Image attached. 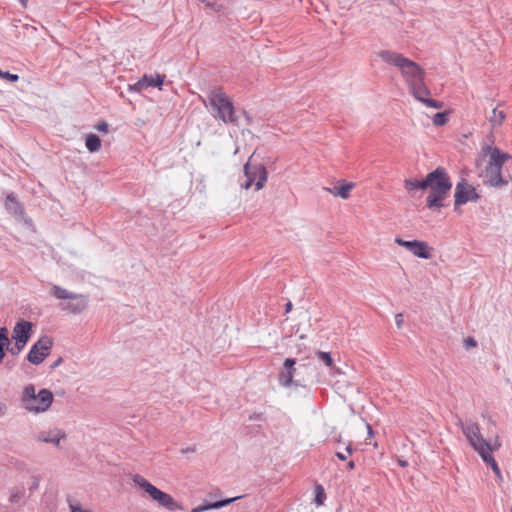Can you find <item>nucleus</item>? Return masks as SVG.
<instances>
[{
	"mask_svg": "<svg viewBox=\"0 0 512 512\" xmlns=\"http://www.w3.org/2000/svg\"><path fill=\"white\" fill-rule=\"evenodd\" d=\"M377 55L385 63L400 70L410 93L416 100L434 109H441L444 106L442 101L430 97L431 91L424 82L425 71L416 62L392 50H381Z\"/></svg>",
	"mask_w": 512,
	"mask_h": 512,
	"instance_id": "obj_1",
	"label": "nucleus"
},
{
	"mask_svg": "<svg viewBox=\"0 0 512 512\" xmlns=\"http://www.w3.org/2000/svg\"><path fill=\"white\" fill-rule=\"evenodd\" d=\"M482 152L484 155H489L488 165L483 172V182L494 188L506 186L508 180L502 177L501 171L505 161L511 159V155L491 145H484Z\"/></svg>",
	"mask_w": 512,
	"mask_h": 512,
	"instance_id": "obj_2",
	"label": "nucleus"
},
{
	"mask_svg": "<svg viewBox=\"0 0 512 512\" xmlns=\"http://www.w3.org/2000/svg\"><path fill=\"white\" fill-rule=\"evenodd\" d=\"M427 177H431V180L428 186L430 193L427 196L426 205L429 209L439 210L443 207V201L452 188V182L443 167H437L434 171L428 173Z\"/></svg>",
	"mask_w": 512,
	"mask_h": 512,
	"instance_id": "obj_3",
	"label": "nucleus"
},
{
	"mask_svg": "<svg viewBox=\"0 0 512 512\" xmlns=\"http://www.w3.org/2000/svg\"><path fill=\"white\" fill-rule=\"evenodd\" d=\"M53 399L54 396L50 390L41 389L36 392L35 386L28 384L23 388L20 401L24 409L34 414H39L50 408Z\"/></svg>",
	"mask_w": 512,
	"mask_h": 512,
	"instance_id": "obj_4",
	"label": "nucleus"
},
{
	"mask_svg": "<svg viewBox=\"0 0 512 512\" xmlns=\"http://www.w3.org/2000/svg\"><path fill=\"white\" fill-rule=\"evenodd\" d=\"M207 99L215 112L213 114L215 119L221 120L225 124L239 125L233 103L220 88L211 90Z\"/></svg>",
	"mask_w": 512,
	"mask_h": 512,
	"instance_id": "obj_5",
	"label": "nucleus"
},
{
	"mask_svg": "<svg viewBox=\"0 0 512 512\" xmlns=\"http://www.w3.org/2000/svg\"><path fill=\"white\" fill-rule=\"evenodd\" d=\"M457 425L461 428L469 444L479 455H482L487 451H496L500 448L501 443L498 437L490 442L485 440L481 435L480 427L476 422L470 420L463 422L458 418Z\"/></svg>",
	"mask_w": 512,
	"mask_h": 512,
	"instance_id": "obj_6",
	"label": "nucleus"
},
{
	"mask_svg": "<svg viewBox=\"0 0 512 512\" xmlns=\"http://www.w3.org/2000/svg\"><path fill=\"white\" fill-rule=\"evenodd\" d=\"M50 294L57 299L68 300V302L60 304V307L69 313L79 314L88 307V297L86 295L69 292L59 285H54Z\"/></svg>",
	"mask_w": 512,
	"mask_h": 512,
	"instance_id": "obj_7",
	"label": "nucleus"
},
{
	"mask_svg": "<svg viewBox=\"0 0 512 512\" xmlns=\"http://www.w3.org/2000/svg\"><path fill=\"white\" fill-rule=\"evenodd\" d=\"M133 482L142 488L150 497L157 501L158 504L170 511L181 509V506L173 499V497L152 485L141 475H135Z\"/></svg>",
	"mask_w": 512,
	"mask_h": 512,
	"instance_id": "obj_8",
	"label": "nucleus"
},
{
	"mask_svg": "<svg viewBox=\"0 0 512 512\" xmlns=\"http://www.w3.org/2000/svg\"><path fill=\"white\" fill-rule=\"evenodd\" d=\"M244 174L246 177L245 183L242 184V187L245 189H249L253 183H255L256 191L261 190L267 181V171L265 166L252 165L250 162H247L244 165Z\"/></svg>",
	"mask_w": 512,
	"mask_h": 512,
	"instance_id": "obj_9",
	"label": "nucleus"
},
{
	"mask_svg": "<svg viewBox=\"0 0 512 512\" xmlns=\"http://www.w3.org/2000/svg\"><path fill=\"white\" fill-rule=\"evenodd\" d=\"M53 346L51 338L44 336L41 337L30 349L27 359L34 365L41 364L45 358L49 355V352Z\"/></svg>",
	"mask_w": 512,
	"mask_h": 512,
	"instance_id": "obj_10",
	"label": "nucleus"
},
{
	"mask_svg": "<svg viewBox=\"0 0 512 512\" xmlns=\"http://www.w3.org/2000/svg\"><path fill=\"white\" fill-rule=\"evenodd\" d=\"M395 243L399 246L406 248L414 256L422 259H430L432 257L433 248L430 247L426 242L420 240L406 241L400 237L395 238Z\"/></svg>",
	"mask_w": 512,
	"mask_h": 512,
	"instance_id": "obj_11",
	"label": "nucleus"
},
{
	"mask_svg": "<svg viewBox=\"0 0 512 512\" xmlns=\"http://www.w3.org/2000/svg\"><path fill=\"white\" fill-rule=\"evenodd\" d=\"M32 335V323L25 320H19L16 322L13 332L12 338L14 340H18V342L27 343Z\"/></svg>",
	"mask_w": 512,
	"mask_h": 512,
	"instance_id": "obj_12",
	"label": "nucleus"
},
{
	"mask_svg": "<svg viewBox=\"0 0 512 512\" xmlns=\"http://www.w3.org/2000/svg\"><path fill=\"white\" fill-rule=\"evenodd\" d=\"M65 437V432L58 428L44 430L37 435V439L39 441L44 443H50L55 446H59L61 439H64Z\"/></svg>",
	"mask_w": 512,
	"mask_h": 512,
	"instance_id": "obj_13",
	"label": "nucleus"
},
{
	"mask_svg": "<svg viewBox=\"0 0 512 512\" xmlns=\"http://www.w3.org/2000/svg\"><path fill=\"white\" fill-rule=\"evenodd\" d=\"M164 76L160 74L156 75H144L136 84L133 85L132 89L140 92L147 87H160L164 82Z\"/></svg>",
	"mask_w": 512,
	"mask_h": 512,
	"instance_id": "obj_14",
	"label": "nucleus"
},
{
	"mask_svg": "<svg viewBox=\"0 0 512 512\" xmlns=\"http://www.w3.org/2000/svg\"><path fill=\"white\" fill-rule=\"evenodd\" d=\"M296 361L293 358H287L284 361V370L280 373V381L284 386L293 384V379L296 377L297 369L295 368Z\"/></svg>",
	"mask_w": 512,
	"mask_h": 512,
	"instance_id": "obj_15",
	"label": "nucleus"
},
{
	"mask_svg": "<svg viewBox=\"0 0 512 512\" xmlns=\"http://www.w3.org/2000/svg\"><path fill=\"white\" fill-rule=\"evenodd\" d=\"M474 188L469 186L464 179L457 183L455 188V207L461 206L469 201L470 190Z\"/></svg>",
	"mask_w": 512,
	"mask_h": 512,
	"instance_id": "obj_16",
	"label": "nucleus"
},
{
	"mask_svg": "<svg viewBox=\"0 0 512 512\" xmlns=\"http://www.w3.org/2000/svg\"><path fill=\"white\" fill-rule=\"evenodd\" d=\"M5 208L9 214L17 219H24V208L20 202L16 200L13 194H9L5 200Z\"/></svg>",
	"mask_w": 512,
	"mask_h": 512,
	"instance_id": "obj_17",
	"label": "nucleus"
},
{
	"mask_svg": "<svg viewBox=\"0 0 512 512\" xmlns=\"http://www.w3.org/2000/svg\"><path fill=\"white\" fill-rule=\"evenodd\" d=\"M431 177H425L424 180H416V179H405L404 187L410 193L414 194L417 190H425L428 188L430 184Z\"/></svg>",
	"mask_w": 512,
	"mask_h": 512,
	"instance_id": "obj_18",
	"label": "nucleus"
},
{
	"mask_svg": "<svg viewBox=\"0 0 512 512\" xmlns=\"http://www.w3.org/2000/svg\"><path fill=\"white\" fill-rule=\"evenodd\" d=\"M238 498L239 497H233V498L217 501L214 503L201 504V505L193 508L192 512H204V511H208L211 509H220V508L225 507L228 504L232 503L233 501L237 500Z\"/></svg>",
	"mask_w": 512,
	"mask_h": 512,
	"instance_id": "obj_19",
	"label": "nucleus"
},
{
	"mask_svg": "<svg viewBox=\"0 0 512 512\" xmlns=\"http://www.w3.org/2000/svg\"><path fill=\"white\" fill-rule=\"evenodd\" d=\"M354 188V183H344L341 186H335L333 188H326V190L334 196L347 199L350 196V191Z\"/></svg>",
	"mask_w": 512,
	"mask_h": 512,
	"instance_id": "obj_20",
	"label": "nucleus"
},
{
	"mask_svg": "<svg viewBox=\"0 0 512 512\" xmlns=\"http://www.w3.org/2000/svg\"><path fill=\"white\" fill-rule=\"evenodd\" d=\"M505 119V112L502 110H498V108H494L492 110V114L488 117V121L493 128L501 126Z\"/></svg>",
	"mask_w": 512,
	"mask_h": 512,
	"instance_id": "obj_21",
	"label": "nucleus"
},
{
	"mask_svg": "<svg viewBox=\"0 0 512 512\" xmlns=\"http://www.w3.org/2000/svg\"><path fill=\"white\" fill-rule=\"evenodd\" d=\"M492 452L493 451H487V452L483 453L482 455H480V457L487 465H489L492 468V470L495 473V475L497 476V478L501 480L502 479L501 471L498 467L497 462L491 455Z\"/></svg>",
	"mask_w": 512,
	"mask_h": 512,
	"instance_id": "obj_22",
	"label": "nucleus"
},
{
	"mask_svg": "<svg viewBox=\"0 0 512 512\" xmlns=\"http://www.w3.org/2000/svg\"><path fill=\"white\" fill-rule=\"evenodd\" d=\"M85 145L90 152H96L101 147V140L97 135L90 133L86 135Z\"/></svg>",
	"mask_w": 512,
	"mask_h": 512,
	"instance_id": "obj_23",
	"label": "nucleus"
},
{
	"mask_svg": "<svg viewBox=\"0 0 512 512\" xmlns=\"http://www.w3.org/2000/svg\"><path fill=\"white\" fill-rule=\"evenodd\" d=\"M433 124L443 126L448 122V112H438L432 118Z\"/></svg>",
	"mask_w": 512,
	"mask_h": 512,
	"instance_id": "obj_24",
	"label": "nucleus"
},
{
	"mask_svg": "<svg viewBox=\"0 0 512 512\" xmlns=\"http://www.w3.org/2000/svg\"><path fill=\"white\" fill-rule=\"evenodd\" d=\"M318 358L327 366L333 369V359L329 352H317Z\"/></svg>",
	"mask_w": 512,
	"mask_h": 512,
	"instance_id": "obj_25",
	"label": "nucleus"
},
{
	"mask_svg": "<svg viewBox=\"0 0 512 512\" xmlns=\"http://www.w3.org/2000/svg\"><path fill=\"white\" fill-rule=\"evenodd\" d=\"M9 331L6 327L0 328V350L4 351V347L9 343Z\"/></svg>",
	"mask_w": 512,
	"mask_h": 512,
	"instance_id": "obj_26",
	"label": "nucleus"
},
{
	"mask_svg": "<svg viewBox=\"0 0 512 512\" xmlns=\"http://www.w3.org/2000/svg\"><path fill=\"white\" fill-rule=\"evenodd\" d=\"M0 78L6 79L10 82H16L19 80V76L17 74H12L7 71H3L0 69Z\"/></svg>",
	"mask_w": 512,
	"mask_h": 512,
	"instance_id": "obj_27",
	"label": "nucleus"
},
{
	"mask_svg": "<svg viewBox=\"0 0 512 512\" xmlns=\"http://www.w3.org/2000/svg\"><path fill=\"white\" fill-rule=\"evenodd\" d=\"M25 345H26L25 342L21 343V342H18V340H15L14 345L9 349V351L12 355H17L23 350Z\"/></svg>",
	"mask_w": 512,
	"mask_h": 512,
	"instance_id": "obj_28",
	"label": "nucleus"
},
{
	"mask_svg": "<svg viewBox=\"0 0 512 512\" xmlns=\"http://www.w3.org/2000/svg\"><path fill=\"white\" fill-rule=\"evenodd\" d=\"M315 491H316L315 502L317 505H322V503H323L322 499L324 497V489L321 485H317L315 488Z\"/></svg>",
	"mask_w": 512,
	"mask_h": 512,
	"instance_id": "obj_29",
	"label": "nucleus"
},
{
	"mask_svg": "<svg viewBox=\"0 0 512 512\" xmlns=\"http://www.w3.org/2000/svg\"><path fill=\"white\" fill-rule=\"evenodd\" d=\"M8 412V406L5 402L0 400V418L4 417Z\"/></svg>",
	"mask_w": 512,
	"mask_h": 512,
	"instance_id": "obj_30",
	"label": "nucleus"
},
{
	"mask_svg": "<svg viewBox=\"0 0 512 512\" xmlns=\"http://www.w3.org/2000/svg\"><path fill=\"white\" fill-rule=\"evenodd\" d=\"M464 344H465V347L466 348H471V347H475L477 345L476 341L474 340V338L472 337H467L465 340H464Z\"/></svg>",
	"mask_w": 512,
	"mask_h": 512,
	"instance_id": "obj_31",
	"label": "nucleus"
},
{
	"mask_svg": "<svg viewBox=\"0 0 512 512\" xmlns=\"http://www.w3.org/2000/svg\"><path fill=\"white\" fill-rule=\"evenodd\" d=\"M395 322H396L397 328L400 329L403 325V314L402 313H398L395 315Z\"/></svg>",
	"mask_w": 512,
	"mask_h": 512,
	"instance_id": "obj_32",
	"label": "nucleus"
},
{
	"mask_svg": "<svg viewBox=\"0 0 512 512\" xmlns=\"http://www.w3.org/2000/svg\"><path fill=\"white\" fill-rule=\"evenodd\" d=\"M96 129L98 131H102V132H107L108 130V124L106 122H100L97 126H96Z\"/></svg>",
	"mask_w": 512,
	"mask_h": 512,
	"instance_id": "obj_33",
	"label": "nucleus"
},
{
	"mask_svg": "<svg viewBox=\"0 0 512 512\" xmlns=\"http://www.w3.org/2000/svg\"><path fill=\"white\" fill-rule=\"evenodd\" d=\"M478 198H479V196L476 193L475 189L470 190L469 201H477Z\"/></svg>",
	"mask_w": 512,
	"mask_h": 512,
	"instance_id": "obj_34",
	"label": "nucleus"
},
{
	"mask_svg": "<svg viewBox=\"0 0 512 512\" xmlns=\"http://www.w3.org/2000/svg\"><path fill=\"white\" fill-rule=\"evenodd\" d=\"M38 486H39V478L38 477H34L33 478V484L31 486L30 490L32 491L34 489H37Z\"/></svg>",
	"mask_w": 512,
	"mask_h": 512,
	"instance_id": "obj_35",
	"label": "nucleus"
},
{
	"mask_svg": "<svg viewBox=\"0 0 512 512\" xmlns=\"http://www.w3.org/2000/svg\"><path fill=\"white\" fill-rule=\"evenodd\" d=\"M203 2L207 7H212L214 5L215 0H200Z\"/></svg>",
	"mask_w": 512,
	"mask_h": 512,
	"instance_id": "obj_36",
	"label": "nucleus"
},
{
	"mask_svg": "<svg viewBox=\"0 0 512 512\" xmlns=\"http://www.w3.org/2000/svg\"><path fill=\"white\" fill-rule=\"evenodd\" d=\"M346 452L351 455L353 452L352 444L349 442L346 446Z\"/></svg>",
	"mask_w": 512,
	"mask_h": 512,
	"instance_id": "obj_37",
	"label": "nucleus"
},
{
	"mask_svg": "<svg viewBox=\"0 0 512 512\" xmlns=\"http://www.w3.org/2000/svg\"><path fill=\"white\" fill-rule=\"evenodd\" d=\"M336 456L338 457V459H340L342 461L346 460V458H347L346 455L341 452H337Z\"/></svg>",
	"mask_w": 512,
	"mask_h": 512,
	"instance_id": "obj_38",
	"label": "nucleus"
},
{
	"mask_svg": "<svg viewBox=\"0 0 512 512\" xmlns=\"http://www.w3.org/2000/svg\"><path fill=\"white\" fill-rule=\"evenodd\" d=\"M61 362H62V358L60 357V358H58V359L54 362V364H53L51 367H52V368H55V367L59 366V365L61 364Z\"/></svg>",
	"mask_w": 512,
	"mask_h": 512,
	"instance_id": "obj_39",
	"label": "nucleus"
},
{
	"mask_svg": "<svg viewBox=\"0 0 512 512\" xmlns=\"http://www.w3.org/2000/svg\"><path fill=\"white\" fill-rule=\"evenodd\" d=\"M347 467H348L349 470H353L355 468L354 461H349L348 464H347Z\"/></svg>",
	"mask_w": 512,
	"mask_h": 512,
	"instance_id": "obj_40",
	"label": "nucleus"
},
{
	"mask_svg": "<svg viewBox=\"0 0 512 512\" xmlns=\"http://www.w3.org/2000/svg\"><path fill=\"white\" fill-rule=\"evenodd\" d=\"M285 310H286V313H288V312H290L292 310V303L291 302H288L286 304V309Z\"/></svg>",
	"mask_w": 512,
	"mask_h": 512,
	"instance_id": "obj_41",
	"label": "nucleus"
},
{
	"mask_svg": "<svg viewBox=\"0 0 512 512\" xmlns=\"http://www.w3.org/2000/svg\"><path fill=\"white\" fill-rule=\"evenodd\" d=\"M398 463H399V465H400V466H402V467L407 466V461H405V460H399V461H398Z\"/></svg>",
	"mask_w": 512,
	"mask_h": 512,
	"instance_id": "obj_42",
	"label": "nucleus"
},
{
	"mask_svg": "<svg viewBox=\"0 0 512 512\" xmlns=\"http://www.w3.org/2000/svg\"><path fill=\"white\" fill-rule=\"evenodd\" d=\"M193 451H194V449H192V448H187V449H185V450L183 449V450H182V453H186V452H193Z\"/></svg>",
	"mask_w": 512,
	"mask_h": 512,
	"instance_id": "obj_43",
	"label": "nucleus"
},
{
	"mask_svg": "<svg viewBox=\"0 0 512 512\" xmlns=\"http://www.w3.org/2000/svg\"><path fill=\"white\" fill-rule=\"evenodd\" d=\"M367 429H368L369 435H372L373 432H372L371 426L369 424H367Z\"/></svg>",
	"mask_w": 512,
	"mask_h": 512,
	"instance_id": "obj_44",
	"label": "nucleus"
},
{
	"mask_svg": "<svg viewBox=\"0 0 512 512\" xmlns=\"http://www.w3.org/2000/svg\"><path fill=\"white\" fill-rule=\"evenodd\" d=\"M19 2L25 7L27 2H28V0H19Z\"/></svg>",
	"mask_w": 512,
	"mask_h": 512,
	"instance_id": "obj_45",
	"label": "nucleus"
},
{
	"mask_svg": "<svg viewBox=\"0 0 512 512\" xmlns=\"http://www.w3.org/2000/svg\"><path fill=\"white\" fill-rule=\"evenodd\" d=\"M295 384L299 385V380L298 379L295 380Z\"/></svg>",
	"mask_w": 512,
	"mask_h": 512,
	"instance_id": "obj_46",
	"label": "nucleus"
}]
</instances>
